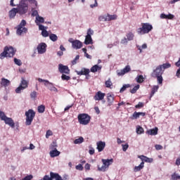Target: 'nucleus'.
Instances as JSON below:
<instances>
[{
  "instance_id": "ea45409f",
  "label": "nucleus",
  "mask_w": 180,
  "mask_h": 180,
  "mask_svg": "<svg viewBox=\"0 0 180 180\" xmlns=\"http://www.w3.org/2000/svg\"><path fill=\"white\" fill-rule=\"evenodd\" d=\"M105 86L107 88H111V86L113 85L112 81L110 79H109L108 80H107L105 82Z\"/></svg>"
},
{
  "instance_id": "20e7f679",
  "label": "nucleus",
  "mask_w": 180,
  "mask_h": 180,
  "mask_svg": "<svg viewBox=\"0 0 180 180\" xmlns=\"http://www.w3.org/2000/svg\"><path fill=\"white\" fill-rule=\"evenodd\" d=\"M103 165L100 167L98 165V171L105 172L107 168H109L110 165H112L114 162V159H102Z\"/></svg>"
},
{
  "instance_id": "2f4dec72",
  "label": "nucleus",
  "mask_w": 180,
  "mask_h": 180,
  "mask_svg": "<svg viewBox=\"0 0 180 180\" xmlns=\"http://www.w3.org/2000/svg\"><path fill=\"white\" fill-rule=\"evenodd\" d=\"M84 139L82 136H80L79 138L75 139L74 141V144H82V143H84Z\"/></svg>"
},
{
  "instance_id": "4468645a",
  "label": "nucleus",
  "mask_w": 180,
  "mask_h": 180,
  "mask_svg": "<svg viewBox=\"0 0 180 180\" xmlns=\"http://www.w3.org/2000/svg\"><path fill=\"white\" fill-rule=\"evenodd\" d=\"M96 146L98 153H101L105 148L106 143L104 141H100L96 143Z\"/></svg>"
},
{
  "instance_id": "dca6fc26",
  "label": "nucleus",
  "mask_w": 180,
  "mask_h": 180,
  "mask_svg": "<svg viewBox=\"0 0 180 180\" xmlns=\"http://www.w3.org/2000/svg\"><path fill=\"white\" fill-rule=\"evenodd\" d=\"M146 115V112H136L135 111L132 116L131 117V120H137L141 116L145 117Z\"/></svg>"
},
{
  "instance_id": "5701e85b",
  "label": "nucleus",
  "mask_w": 180,
  "mask_h": 180,
  "mask_svg": "<svg viewBox=\"0 0 180 180\" xmlns=\"http://www.w3.org/2000/svg\"><path fill=\"white\" fill-rule=\"evenodd\" d=\"M138 158H140L142 162H153V158H149L147 156L145 155H139Z\"/></svg>"
},
{
  "instance_id": "423d86ee",
  "label": "nucleus",
  "mask_w": 180,
  "mask_h": 180,
  "mask_svg": "<svg viewBox=\"0 0 180 180\" xmlns=\"http://www.w3.org/2000/svg\"><path fill=\"white\" fill-rule=\"evenodd\" d=\"M77 119L79 124L86 125L91 121V116L86 113H82L78 115Z\"/></svg>"
},
{
  "instance_id": "473e14b6",
  "label": "nucleus",
  "mask_w": 180,
  "mask_h": 180,
  "mask_svg": "<svg viewBox=\"0 0 180 180\" xmlns=\"http://www.w3.org/2000/svg\"><path fill=\"white\" fill-rule=\"evenodd\" d=\"M144 132H145L144 129L142 127L138 126L136 127V133H137V134H143Z\"/></svg>"
},
{
  "instance_id": "bb28decb",
  "label": "nucleus",
  "mask_w": 180,
  "mask_h": 180,
  "mask_svg": "<svg viewBox=\"0 0 180 180\" xmlns=\"http://www.w3.org/2000/svg\"><path fill=\"white\" fill-rule=\"evenodd\" d=\"M92 43H93V39H92L91 36H90L89 34L86 35V38H85L84 44L88 45V44H91Z\"/></svg>"
},
{
  "instance_id": "0eeeda50",
  "label": "nucleus",
  "mask_w": 180,
  "mask_h": 180,
  "mask_svg": "<svg viewBox=\"0 0 180 180\" xmlns=\"http://www.w3.org/2000/svg\"><path fill=\"white\" fill-rule=\"evenodd\" d=\"M162 74H164V70H162L160 65H158L155 70H153L150 76L153 78H155V77L162 75Z\"/></svg>"
},
{
  "instance_id": "4c0bfd02",
  "label": "nucleus",
  "mask_w": 180,
  "mask_h": 180,
  "mask_svg": "<svg viewBox=\"0 0 180 180\" xmlns=\"http://www.w3.org/2000/svg\"><path fill=\"white\" fill-rule=\"evenodd\" d=\"M155 78H157V81L159 84L162 85V81H164V79L162 78V75H158Z\"/></svg>"
},
{
  "instance_id": "2eb2a0df",
  "label": "nucleus",
  "mask_w": 180,
  "mask_h": 180,
  "mask_svg": "<svg viewBox=\"0 0 180 180\" xmlns=\"http://www.w3.org/2000/svg\"><path fill=\"white\" fill-rule=\"evenodd\" d=\"M105 96V94L102 93L101 91H98L95 96H94V99L95 101H102L103 99H104Z\"/></svg>"
},
{
  "instance_id": "69168bd1",
  "label": "nucleus",
  "mask_w": 180,
  "mask_h": 180,
  "mask_svg": "<svg viewBox=\"0 0 180 180\" xmlns=\"http://www.w3.org/2000/svg\"><path fill=\"white\" fill-rule=\"evenodd\" d=\"M155 148L156 150H162V146H161V145H155Z\"/></svg>"
},
{
  "instance_id": "1a4fd4ad",
  "label": "nucleus",
  "mask_w": 180,
  "mask_h": 180,
  "mask_svg": "<svg viewBox=\"0 0 180 180\" xmlns=\"http://www.w3.org/2000/svg\"><path fill=\"white\" fill-rule=\"evenodd\" d=\"M39 82H44V86H47L48 85L52 86V89H49L50 91H57L58 89L54 86V84L51 82H50L49 80L46 79H42L41 78L37 79Z\"/></svg>"
},
{
  "instance_id": "8fccbe9b",
  "label": "nucleus",
  "mask_w": 180,
  "mask_h": 180,
  "mask_svg": "<svg viewBox=\"0 0 180 180\" xmlns=\"http://www.w3.org/2000/svg\"><path fill=\"white\" fill-rule=\"evenodd\" d=\"M27 25V22L25 20H21L20 23L18 25L19 27H24Z\"/></svg>"
},
{
  "instance_id": "7c9ffc66",
  "label": "nucleus",
  "mask_w": 180,
  "mask_h": 180,
  "mask_svg": "<svg viewBox=\"0 0 180 180\" xmlns=\"http://www.w3.org/2000/svg\"><path fill=\"white\" fill-rule=\"evenodd\" d=\"M46 110V106L44 105H40L39 106L37 107V111L39 113H43Z\"/></svg>"
},
{
  "instance_id": "f3484780",
  "label": "nucleus",
  "mask_w": 180,
  "mask_h": 180,
  "mask_svg": "<svg viewBox=\"0 0 180 180\" xmlns=\"http://www.w3.org/2000/svg\"><path fill=\"white\" fill-rule=\"evenodd\" d=\"M90 70L89 69H87V68H82V70L80 71H75V72L77 73V75H85V76H87L89 75V74L90 73Z\"/></svg>"
},
{
  "instance_id": "72a5a7b5",
  "label": "nucleus",
  "mask_w": 180,
  "mask_h": 180,
  "mask_svg": "<svg viewBox=\"0 0 180 180\" xmlns=\"http://www.w3.org/2000/svg\"><path fill=\"white\" fill-rule=\"evenodd\" d=\"M136 80L138 83H143L144 82L143 75H139L136 77Z\"/></svg>"
},
{
  "instance_id": "cd10ccee",
  "label": "nucleus",
  "mask_w": 180,
  "mask_h": 180,
  "mask_svg": "<svg viewBox=\"0 0 180 180\" xmlns=\"http://www.w3.org/2000/svg\"><path fill=\"white\" fill-rule=\"evenodd\" d=\"M101 69H102V67H100L98 65H95L91 67V68L90 69V71L91 72H96L97 71L101 70Z\"/></svg>"
},
{
  "instance_id": "774afa93",
  "label": "nucleus",
  "mask_w": 180,
  "mask_h": 180,
  "mask_svg": "<svg viewBox=\"0 0 180 180\" xmlns=\"http://www.w3.org/2000/svg\"><path fill=\"white\" fill-rule=\"evenodd\" d=\"M176 76L180 77V68L176 71Z\"/></svg>"
},
{
  "instance_id": "9d476101",
  "label": "nucleus",
  "mask_w": 180,
  "mask_h": 180,
  "mask_svg": "<svg viewBox=\"0 0 180 180\" xmlns=\"http://www.w3.org/2000/svg\"><path fill=\"white\" fill-rule=\"evenodd\" d=\"M58 71L63 74H70V70L69 69L68 66L63 65V64L58 65Z\"/></svg>"
},
{
  "instance_id": "79ce46f5",
  "label": "nucleus",
  "mask_w": 180,
  "mask_h": 180,
  "mask_svg": "<svg viewBox=\"0 0 180 180\" xmlns=\"http://www.w3.org/2000/svg\"><path fill=\"white\" fill-rule=\"evenodd\" d=\"M139 89H140V85L137 84L132 89L130 90V92L131 94H135V93H136L137 90H139Z\"/></svg>"
},
{
  "instance_id": "58836bf2",
  "label": "nucleus",
  "mask_w": 180,
  "mask_h": 180,
  "mask_svg": "<svg viewBox=\"0 0 180 180\" xmlns=\"http://www.w3.org/2000/svg\"><path fill=\"white\" fill-rule=\"evenodd\" d=\"M127 38L128 41H132L134 38V34L132 32H129L127 34Z\"/></svg>"
},
{
  "instance_id": "f257e3e1",
  "label": "nucleus",
  "mask_w": 180,
  "mask_h": 180,
  "mask_svg": "<svg viewBox=\"0 0 180 180\" xmlns=\"http://www.w3.org/2000/svg\"><path fill=\"white\" fill-rule=\"evenodd\" d=\"M16 50H14L12 46L4 47V51L0 54V58L4 59L6 57L12 58L15 56Z\"/></svg>"
},
{
  "instance_id": "4be33fe9",
  "label": "nucleus",
  "mask_w": 180,
  "mask_h": 180,
  "mask_svg": "<svg viewBox=\"0 0 180 180\" xmlns=\"http://www.w3.org/2000/svg\"><path fill=\"white\" fill-rule=\"evenodd\" d=\"M28 32V29L26 27H18L16 30V34L19 36L22 35V33H27Z\"/></svg>"
},
{
  "instance_id": "f704fd0d",
  "label": "nucleus",
  "mask_w": 180,
  "mask_h": 180,
  "mask_svg": "<svg viewBox=\"0 0 180 180\" xmlns=\"http://www.w3.org/2000/svg\"><path fill=\"white\" fill-rule=\"evenodd\" d=\"M180 179V176L176 174V172H174L171 176V180H178Z\"/></svg>"
},
{
  "instance_id": "c756f323",
  "label": "nucleus",
  "mask_w": 180,
  "mask_h": 180,
  "mask_svg": "<svg viewBox=\"0 0 180 180\" xmlns=\"http://www.w3.org/2000/svg\"><path fill=\"white\" fill-rule=\"evenodd\" d=\"M159 66H160V68H162V70H163V71H165V69H167V68H171V63H164V64L160 65H159Z\"/></svg>"
},
{
  "instance_id": "a878e982",
  "label": "nucleus",
  "mask_w": 180,
  "mask_h": 180,
  "mask_svg": "<svg viewBox=\"0 0 180 180\" xmlns=\"http://www.w3.org/2000/svg\"><path fill=\"white\" fill-rule=\"evenodd\" d=\"M0 84L1 85V86L7 87L8 85L11 84V82L8 79L1 78Z\"/></svg>"
},
{
  "instance_id": "09e8293b",
  "label": "nucleus",
  "mask_w": 180,
  "mask_h": 180,
  "mask_svg": "<svg viewBox=\"0 0 180 180\" xmlns=\"http://www.w3.org/2000/svg\"><path fill=\"white\" fill-rule=\"evenodd\" d=\"M61 79L63 80L68 81L71 79V77L70 76H68V75H65V74H63L62 76H61Z\"/></svg>"
},
{
  "instance_id": "a18cd8bd",
  "label": "nucleus",
  "mask_w": 180,
  "mask_h": 180,
  "mask_svg": "<svg viewBox=\"0 0 180 180\" xmlns=\"http://www.w3.org/2000/svg\"><path fill=\"white\" fill-rule=\"evenodd\" d=\"M130 87V84H125V85H123V86L120 89V93H122L124 92V91H126V89L127 88H129Z\"/></svg>"
},
{
  "instance_id": "13d9d810",
  "label": "nucleus",
  "mask_w": 180,
  "mask_h": 180,
  "mask_svg": "<svg viewBox=\"0 0 180 180\" xmlns=\"http://www.w3.org/2000/svg\"><path fill=\"white\" fill-rule=\"evenodd\" d=\"M36 20L37 21H39V22H41V23H44V18H42V17L38 16V17L36 18Z\"/></svg>"
},
{
  "instance_id": "4d7b16f0",
  "label": "nucleus",
  "mask_w": 180,
  "mask_h": 180,
  "mask_svg": "<svg viewBox=\"0 0 180 180\" xmlns=\"http://www.w3.org/2000/svg\"><path fill=\"white\" fill-rule=\"evenodd\" d=\"M33 179V176L32 174L25 176L22 180H32Z\"/></svg>"
},
{
  "instance_id": "a211bd4d",
  "label": "nucleus",
  "mask_w": 180,
  "mask_h": 180,
  "mask_svg": "<svg viewBox=\"0 0 180 180\" xmlns=\"http://www.w3.org/2000/svg\"><path fill=\"white\" fill-rule=\"evenodd\" d=\"M4 121L6 124L9 125L11 127H12V128L15 127V124L11 117H7Z\"/></svg>"
},
{
  "instance_id": "aec40b11",
  "label": "nucleus",
  "mask_w": 180,
  "mask_h": 180,
  "mask_svg": "<svg viewBox=\"0 0 180 180\" xmlns=\"http://www.w3.org/2000/svg\"><path fill=\"white\" fill-rule=\"evenodd\" d=\"M18 13V9L15 8H12L8 12V16L10 19H13L16 16V14Z\"/></svg>"
},
{
  "instance_id": "c03bdc74",
  "label": "nucleus",
  "mask_w": 180,
  "mask_h": 180,
  "mask_svg": "<svg viewBox=\"0 0 180 180\" xmlns=\"http://www.w3.org/2000/svg\"><path fill=\"white\" fill-rule=\"evenodd\" d=\"M160 88V86H154L152 89V91H151V96H153L154 94H155V92H157L158 91V89Z\"/></svg>"
},
{
  "instance_id": "0e129e2a",
  "label": "nucleus",
  "mask_w": 180,
  "mask_h": 180,
  "mask_svg": "<svg viewBox=\"0 0 180 180\" xmlns=\"http://www.w3.org/2000/svg\"><path fill=\"white\" fill-rule=\"evenodd\" d=\"M94 110L96 114H100L101 113V110L99 109V108L98 106L94 107Z\"/></svg>"
},
{
  "instance_id": "e2e57ef3",
  "label": "nucleus",
  "mask_w": 180,
  "mask_h": 180,
  "mask_svg": "<svg viewBox=\"0 0 180 180\" xmlns=\"http://www.w3.org/2000/svg\"><path fill=\"white\" fill-rule=\"evenodd\" d=\"M32 16H39V13H38V11H33L32 12Z\"/></svg>"
},
{
  "instance_id": "bf43d9fd",
  "label": "nucleus",
  "mask_w": 180,
  "mask_h": 180,
  "mask_svg": "<svg viewBox=\"0 0 180 180\" xmlns=\"http://www.w3.org/2000/svg\"><path fill=\"white\" fill-rule=\"evenodd\" d=\"M123 151H127L129 146V144L126 143L125 145H122Z\"/></svg>"
},
{
  "instance_id": "a19ab883",
  "label": "nucleus",
  "mask_w": 180,
  "mask_h": 180,
  "mask_svg": "<svg viewBox=\"0 0 180 180\" xmlns=\"http://www.w3.org/2000/svg\"><path fill=\"white\" fill-rule=\"evenodd\" d=\"M8 117L6 115L5 112L0 110V119L4 121Z\"/></svg>"
},
{
  "instance_id": "f8f14e48",
  "label": "nucleus",
  "mask_w": 180,
  "mask_h": 180,
  "mask_svg": "<svg viewBox=\"0 0 180 180\" xmlns=\"http://www.w3.org/2000/svg\"><path fill=\"white\" fill-rule=\"evenodd\" d=\"M47 45L45 43H41L37 46L38 53L42 54L46 51Z\"/></svg>"
},
{
  "instance_id": "3c124183",
  "label": "nucleus",
  "mask_w": 180,
  "mask_h": 180,
  "mask_svg": "<svg viewBox=\"0 0 180 180\" xmlns=\"http://www.w3.org/2000/svg\"><path fill=\"white\" fill-rule=\"evenodd\" d=\"M143 107H144V103H142V102H139V103L135 105V108L138 109H140Z\"/></svg>"
},
{
  "instance_id": "6ab92c4d",
  "label": "nucleus",
  "mask_w": 180,
  "mask_h": 180,
  "mask_svg": "<svg viewBox=\"0 0 180 180\" xmlns=\"http://www.w3.org/2000/svg\"><path fill=\"white\" fill-rule=\"evenodd\" d=\"M146 133L149 136H157V134H158V128L155 127L154 129H148Z\"/></svg>"
},
{
  "instance_id": "37998d69",
  "label": "nucleus",
  "mask_w": 180,
  "mask_h": 180,
  "mask_svg": "<svg viewBox=\"0 0 180 180\" xmlns=\"http://www.w3.org/2000/svg\"><path fill=\"white\" fill-rule=\"evenodd\" d=\"M30 98L32 99L35 100L37 98V92L36 91H34L30 93Z\"/></svg>"
},
{
  "instance_id": "e433bc0d",
  "label": "nucleus",
  "mask_w": 180,
  "mask_h": 180,
  "mask_svg": "<svg viewBox=\"0 0 180 180\" xmlns=\"http://www.w3.org/2000/svg\"><path fill=\"white\" fill-rule=\"evenodd\" d=\"M98 20L102 22L108 21V15H101L98 17Z\"/></svg>"
},
{
  "instance_id": "052dcab7",
  "label": "nucleus",
  "mask_w": 180,
  "mask_h": 180,
  "mask_svg": "<svg viewBox=\"0 0 180 180\" xmlns=\"http://www.w3.org/2000/svg\"><path fill=\"white\" fill-rule=\"evenodd\" d=\"M94 33V32L91 29L89 28L88 30H87V32H86V35H93Z\"/></svg>"
},
{
  "instance_id": "b1692460",
  "label": "nucleus",
  "mask_w": 180,
  "mask_h": 180,
  "mask_svg": "<svg viewBox=\"0 0 180 180\" xmlns=\"http://www.w3.org/2000/svg\"><path fill=\"white\" fill-rule=\"evenodd\" d=\"M145 167V162H141L139 166H135L134 168V172H139L141 169H143Z\"/></svg>"
},
{
  "instance_id": "c85d7f7f",
  "label": "nucleus",
  "mask_w": 180,
  "mask_h": 180,
  "mask_svg": "<svg viewBox=\"0 0 180 180\" xmlns=\"http://www.w3.org/2000/svg\"><path fill=\"white\" fill-rule=\"evenodd\" d=\"M118 18L117 15H110L108 14V21L115 20Z\"/></svg>"
},
{
  "instance_id": "338daca9",
  "label": "nucleus",
  "mask_w": 180,
  "mask_h": 180,
  "mask_svg": "<svg viewBox=\"0 0 180 180\" xmlns=\"http://www.w3.org/2000/svg\"><path fill=\"white\" fill-rule=\"evenodd\" d=\"M176 165L179 166L180 165V156L176 160L175 162Z\"/></svg>"
},
{
  "instance_id": "de8ad7c7",
  "label": "nucleus",
  "mask_w": 180,
  "mask_h": 180,
  "mask_svg": "<svg viewBox=\"0 0 180 180\" xmlns=\"http://www.w3.org/2000/svg\"><path fill=\"white\" fill-rule=\"evenodd\" d=\"M13 60H14L15 64H16L19 66H21L22 65V61L19 59H17L16 58H15Z\"/></svg>"
},
{
  "instance_id": "9b49d317",
  "label": "nucleus",
  "mask_w": 180,
  "mask_h": 180,
  "mask_svg": "<svg viewBox=\"0 0 180 180\" xmlns=\"http://www.w3.org/2000/svg\"><path fill=\"white\" fill-rule=\"evenodd\" d=\"M131 66L130 65H127L124 69L121 70H117V76H123L126 73L129 72L131 71Z\"/></svg>"
},
{
  "instance_id": "c9c22d12",
  "label": "nucleus",
  "mask_w": 180,
  "mask_h": 180,
  "mask_svg": "<svg viewBox=\"0 0 180 180\" xmlns=\"http://www.w3.org/2000/svg\"><path fill=\"white\" fill-rule=\"evenodd\" d=\"M49 39L52 41H56L58 39V37L56 34H51L49 35Z\"/></svg>"
},
{
  "instance_id": "49530a36",
  "label": "nucleus",
  "mask_w": 180,
  "mask_h": 180,
  "mask_svg": "<svg viewBox=\"0 0 180 180\" xmlns=\"http://www.w3.org/2000/svg\"><path fill=\"white\" fill-rule=\"evenodd\" d=\"M53 133L51 130L49 129L46 133V139H49L50 136H53Z\"/></svg>"
},
{
  "instance_id": "412c9836",
  "label": "nucleus",
  "mask_w": 180,
  "mask_h": 180,
  "mask_svg": "<svg viewBox=\"0 0 180 180\" xmlns=\"http://www.w3.org/2000/svg\"><path fill=\"white\" fill-rule=\"evenodd\" d=\"M114 101H115V96L110 94H108L107 96L108 105L111 106L113 104Z\"/></svg>"
},
{
  "instance_id": "ddd939ff",
  "label": "nucleus",
  "mask_w": 180,
  "mask_h": 180,
  "mask_svg": "<svg viewBox=\"0 0 180 180\" xmlns=\"http://www.w3.org/2000/svg\"><path fill=\"white\" fill-rule=\"evenodd\" d=\"M70 42L72 43V47L76 49H79L82 47L83 44L79 40H75L73 41H71V40H69Z\"/></svg>"
},
{
  "instance_id": "864d4df0",
  "label": "nucleus",
  "mask_w": 180,
  "mask_h": 180,
  "mask_svg": "<svg viewBox=\"0 0 180 180\" xmlns=\"http://www.w3.org/2000/svg\"><path fill=\"white\" fill-rule=\"evenodd\" d=\"M76 169H77L78 171H83L84 169V167L82 164H79L78 165H77L75 167Z\"/></svg>"
},
{
  "instance_id": "6e6d98bb",
  "label": "nucleus",
  "mask_w": 180,
  "mask_h": 180,
  "mask_svg": "<svg viewBox=\"0 0 180 180\" xmlns=\"http://www.w3.org/2000/svg\"><path fill=\"white\" fill-rule=\"evenodd\" d=\"M41 35L44 37H47L49 36V34L48 32V31H46V30H43L41 32Z\"/></svg>"
},
{
  "instance_id": "7ed1b4c3",
  "label": "nucleus",
  "mask_w": 180,
  "mask_h": 180,
  "mask_svg": "<svg viewBox=\"0 0 180 180\" xmlns=\"http://www.w3.org/2000/svg\"><path fill=\"white\" fill-rule=\"evenodd\" d=\"M26 119H25V124L31 125L34 118L35 117L36 112L32 109H29L25 113Z\"/></svg>"
},
{
  "instance_id": "680f3d73",
  "label": "nucleus",
  "mask_w": 180,
  "mask_h": 180,
  "mask_svg": "<svg viewBox=\"0 0 180 180\" xmlns=\"http://www.w3.org/2000/svg\"><path fill=\"white\" fill-rule=\"evenodd\" d=\"M174 15L169 13L167 15L166 19L172 20L174 19Z\"/></svg>"
},
{
  "instance_id": "f03ea898",
  "label": "nucleus",
  "mask_w": 180,
  "mask_h": 180,
  "mask_svg": "<svg viewBox=\"0 0 180 180\" xmlns=\"http://www.w3.org/2000/svg\"><path fill=\"white\" fill-rule=\"evenodd\" d=\"M153 30V25L149 23H141V27L137 29V33L139 34H148Z\"/></svg>"
},
{
  "instance_id": "6e6552de",
  "label": "nucleus",
  "mask_w": 180,
  "mask_h": 180,
  "mask_svg": "<svg viewBox=\"0 0 180 180\" xmlns=\"http://www.w3.org/2000/svg\"><path fill=\"white\" fill-rule=\"evenodd\" d=\"M27 87H28V82L25 79L22 78V81L20 82V86L15 89V93L20 94L21 93L22 90H24Z\"/></svg>"
},
{
  "instance_id": "603ef678",
  "label": "nucleus",
  "mask_w": 180,
  "mask_h": 180,
  "mask_svg": "<svg viewBox=\"0 0 180 180\" xmlns=\"http://www.w3.org/2000/svg\"><path fill=\"white\" fill-rule=\"evenodd\" d=\"M80 56L79 55L76 56L75 59L72 61V65H75L77 63V60H79Z\"/></svg>"
},
{
  "instance_id": "39448f33",
  "label": "nucleus",
  "mask_w": 180,
  "mask_h": 180,
  "mask_svg": "<svg viewBox=\"0 0 180 180\" xmlns=\"http://www.w3.org/2000/svg\"><path fill=\"white\" fill-rule=\"evenodd\" d=\"M27 0H21L18 6L17 11L20 15H23L28 11V5L25 3Z\"/></svg>"
},
{
  "instance_id": "393cba45",
  "label": "nucleus",
  "mask_w": 180,
  "mask_h": 180,
  "mask_svg": "<svg viewBox=\"0 0 180 180\" xmlns=\"http://www.w3.org/2000/svg\"><path fill=\"white\" fill-rule=\"evenodd\" d=\"M49 154L51 158H54L55 157H58V155H60V152L58 151L56 148H55L53 150H51Z\"/></svg>"
},
{
  "instance_id": "5fc2aeb1",
  "label": "nucleus",
  "mask_w": 180,
  "mask_h": 180,
  "mask_svg": "<svg viewBox=\"0 0 180 180\" xmlns=\"http://www.w3.org/2000/svg\"><path fill=\"white\" fill-rule=\"evenodd\" d=\"M28 1V2L30 4H33L34 5V6H37L38 5V3L36 0H26V1Z\"/></svg>"
}]
</instances>
